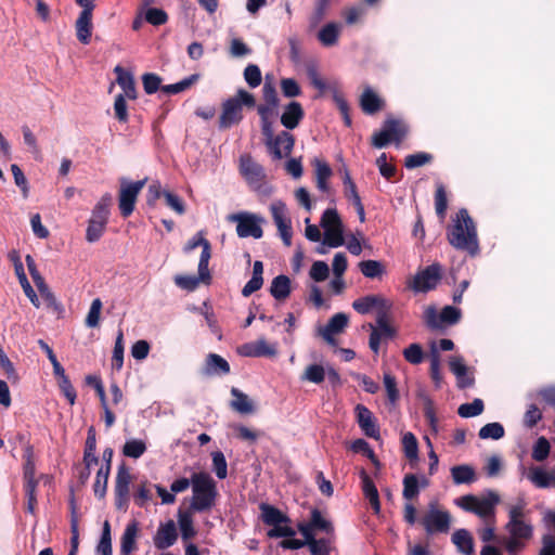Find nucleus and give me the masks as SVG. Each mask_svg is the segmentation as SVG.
I'll return each mask as SVG.
<instances>
[{"instance_id":"obj_1","label":"nucleus","mask_w":555,"mask_h":555,"mask_svg":"<svg viewBox=\"0 0 555 555\" xmlns=\"http://www.w3.org/2000/svg\"><path fill=\"white\" fill-rule=\"evenodd\" d=\"M449 242L457 249H465L470 254L478 250L477 232L473 219L466 209H461L454 224L448 234Z\"/></svg>"},{"instance_id":"obj_2","label":"nucleus","mask_w":555,"mask_h":555,"mask_svg":"<svg viewBox=\"0 0 555 555\" xmlns=\"http://www.w3.org/2000/svg\"><path fill=\"white\" fill-rule=\"evenodd\" d=\"M192 499L190 509L193 512H206L215 506L217 498L216 481L208 473H195L191 477Z\"/></svg>"},{"instance_id":"obj_3","label":"nucleus","mask_w":555,"mask_h":555,"mask_svg":"<svg viewBox=\"0 0 555 555\" xmlns=\"http://www.w3.org/2000/svg\"><path fill=\"white\" fill-rule=\"evenodd\" d=\"M320 224L324 230L323 245L336 248L345 244L344 224L336 209L327 208L321 217Z\"/></svg>"},{"instance_id":"obj_4","label":"nucleus","mask_w":555,"mask_h":555,"mask_svg":"<svg viewBox=\"0 0 555 555\" xmlns=\"http://www.w3.org/2000/svg\"><path fill=\"white\" fill-rule=\"evenodd\" d=\"M525 501L520 500L508 508V521L505 529L509 537L527 541L531 539L533 528L525 518Z\"/></svg>"},{"instance_id":"obj_5","label":"nucleus","mask_w":555,"mask_h":555,"mask_svg":"<svg viewBox=\"0 0 555 555\" xmlns=\"http://www.w3.org/2000/svg\"><path fill=\"white\" fill-rule=\"evenodd\" d=\"M422 525L428 534L448 532L451 525V515L440 508L436 501H431L422 518Z\"/></svg>"},{"instance_id":"obj_6","label":"nucleus","mask_w":555,"mask_h":555,"mask_svg":"<svg viewBox=\"0 0 555 555\" xmlns=\"http://www.w3.org/2000/svg\"><path fill=\"white\" fill-rule=\"evenodd\" d=\"M406 132L408 127L402 120L387 118L383 129L373 135L372 143L375 147L382 149L391 141L399 143Z\"/></svg>"},{"instance_id":"obj_7","label":"nucleus","mask_w":555,"mask_h":555,"mask_svg":"<svg viewBox=\"0 0 555 555\" xmlns=\"http://www.w3.org/2000/svg\"><path fill=\"white\" fill-rule=\"evenodd\" d=\"M229 220L236 222V233L240 237L260 238L263 234L261 229L262 218L248 212H241L229 216Z\"/></svg>"},{"instance_id":"obj_8","label":"nucleus","mask_w":555,"mask_h":555,"mask_svg":"<svg viewBox=\"0 0 555 555\" xmlns=\"http://www.w3.org/2000/svg\"><path fill=\"white\" fill-rule=\"evenodd\" d=\"M145 182V179L135 182H129L126 179L120 180L119 209L124 217H128L133 212L137 197Z\"/></svg>"},{"instance_id":"obj_9","label":"nucleus","mask_w":555,"mask_h":555,"mask_svg":"<svg viewBox=\"0 0 555 555\" xmlns=\"http://www.w3.org/2000/svg\"><path fill=\"white\" fill-rule=\"evenodd\" d=\"M270 211L283 243L291 246L293 232L286 205L282 201H274L270 205Z\"/></svg>"},{"instance_id":"obj_10","label":"nucleus","mask_w":555,"mask_h":555,"mask_svg":"<svg viewBox=\"0 0 555 555\" xmlns=\"http://www.w3.org/2000/svg\"><path fill=\"white\" fill-rule=\"evenodd\" d=\"M238 170L249 186H257L267 177L264 168L249 154L240 156Z\"/></svg>"},{"instance_id":"obj_11","label":"nucleus","mask_w":555,"mask_h":555,"mask_svg":"<svg viewBox=\"0 0 555 555\" xmlns=\"http://www.w3.org/2000/svg\"><path fill=\"white\" fill-rule=\"evenodd\" d=\"M202 247V254L198 262V271L202 279H210L208 270L211 249L209 242L203 236L202 232L196 233L184 246V251L189 253L196 247Z\"/></svg>"},{"instance_id":"obj_12","label":"nucleus","mask_w":555,"mask_h":555,"mask_svg":"<svg viewBox=\"0 0 555 555\" xmlns=\"http://www.w3.org/2000/svg\"><path fill=\"white\" fill-rule=\"evenodd\" d=\"M441 278V268L434 263L420 271L413 279L412 288L416 292H428L435 288Z\"/></svg>"},{"instance_id":"obj_13","label":"nucleus","mask_w":555,"mask_h":555,"mask_svg":"<svg viewBox=\"0 0 555 555\" xmlns=\"http://www.w3.org/2000/svg\"><path fill=\"white\" fill-rule=\"evenodd\" d=\"M299 532L304 538L314 537L315 531H321L326 534H331L334 530L332 522L326 519L322 513L318 509L311 512L310 521L307 524L298 525Z\"/></svg>"},{"instance_id":"obj_14","label":"nucleus","mask_w":555,"mask_h":555,"mask_svg":"<svg viewBox=\"0 0 555 555\" xmlns=\"http://www.w3.org/2000/svg\"><path fill=\"white\" fill-rule=\"evenodd\" d=\"M238 352L245 357H275L278 354V344H270L264 337L255 341L242 345Z\"/></svg>"},{"instance_id":"obj_15","label":"nucleus","mask_w":555,"mask_h":555,"mask_svg":"<svg viewBox=\"0 0 555 555\" xmlns=\"http://www.w3.org/2000/svg\"><path fill=\"white\" fill-rule=\"evenodd\" d=\"M352 307L361 314L369 313L373 309H375L378 314L379 312H388L391 304L382 296L370 295L354 300Z\"/></svg>"},{"instance_id":"obj_16","label":"nucleus","mask_w":555,"mask_h":555,"mask_svg":"<svg viewBox=\"0 0 555 555\" xmlns=\"http://www.w3.org/2000/svg\"><path fill=\"white\" fill-rule=\"evenodd\" d=\"M294 142V137L291 133L282 131L270 141H266V145L275 158L281 159L291 154Z\"/></svg>"},{"instance_id":"obj_17","label":"nucleus","mask_w":555,"mask_h":555,"mask_svg":"<svg viewBox=\"0 0 555 555\" xmlns=\"http://www.w3.org/2000/svg\"><path fill=\"white\" fill-rule=\"evenodd\" d=\"M357 420L362 431L370 438L378 440L380 438L379 427L372 412L364 405L356 406Z\"/></svg>"},{"instance_id":"obj_18","label":"nucleus","mask_w":555,"mask_h":555,"mask_svg":"<svg viewBox=\"0 0 555 555\" xmlns=\"http://www.w3.org/2000/svg\"><path fill=\"white\" fill-rule=\"evenodd\" d=\"M262 98L264 103L257 107L259 116H273L276 112L280 100L271 81H264L262 87Z\"/></svg>"},{"instance_id":"obj_19","label":"nucleus","mask_w":555,"mask_h":555,"mask_svg":"<svg viewBox=\"0 0 555 555\" xmlns=\"http://www.w3.org/2000/svg\"><path fill=\"white\" fill-rule=\"evenodd\" d=\"M348 321L347 314L336 313L330 319L328 323L324 327L319 328V334L326 343L334 345V335L341 333L347 326Z\"/></svg>"},{"instance_id":"obj_20","label":"nucleus","mask_w":555,"mask_h":555,"mask_svg":"<svg viewBox=\"0 0 555 555\" xmlns=\"http://www.w3.org/2000/svg\"><path fill=\"white\" fill-rule=\"evenodd\" d=\"M177 529L172 520L160 525L154 537V545L158 550H165L170 547L177 541Z\"/></svg>"},{"instance_id":"obj_21","label":"nucleus","mask_w":555,"mask_h":555,"mask_svg":"<svg viewBox=\"0 0 555 555\" xmlns=\"http://www.w3.org/2000/svg\"><path fill=\"white\" fill-rule=\"evenodd\" d=\"M114 73L116 74V82L121 88L122 92L120 94H124L125 98L128 100H135L137 99V89H135V82L133 75L127 70H125L120 65H117L114 68Z\"/></svg>"},{"instance_id":"obj_22","label":"nucleus","mask_w":555,"mask_h":555,"mask_svg":"<svg viewBox=\"0 0 555 555\" xmlns=\"http://www.w3.org/2000/svg\"><path fill=\"white\" fill-rule=\"evenodd\" d=\"M449 366L455 375L460 388H466L474 384V378L469 375L468 367L462 357H452L449 361Z\"/></svg>"},{"instance_id":"obj_23","label":"nucleus","mask_w":555,"mask_h":555,"mask_svg":"<svg viewBox=\"0 0 555 555\" xmlns=\"http://www.w3.org/2000/svg\"><path fill=\"white\" fill-rule=\"evenodd\" d=\"M242 108L237 100L229 99L223 104V111L220 117V127L229 128L242 119Z\"/></svg>"},{"instance_id":"obj_24","label":"nucleus","mask_w":555,"mask_h":555,"mask_svg":"<svg viewBox=\"0 0 555 555\" xmlns=\"http://www.w3.org/2000/svg\"><path fill=\"white\" fill-rule=\"evenodd\" d=\"M302 118L304 109L301 107V104L293 101L285 106L281 115V124L286 129L293 130L299 125Z\"/></svg>"},{"instance_id":"obj_25","label":"nucleus","mask_w":555,"mask_h":555,"mask_svg":"<svg viewBox=\"0 0 555 555\" xmlns=\"http://www.w3.org/2000/svg\"><path fill=\"white\" fill-rule=\"evenodd\" d=\"M500 502V495L494 491H488L482 498H477L473 513L486 518L494 514V507Z\"/></svg>"},{"instance_id":"obj_26","label":"nucleus","mask_w":555,"mask_h":555,"mask_svg":"<svg viewBox=\"0 0 555 555\" xmlns=\"http://www.w3.org/2000/svg\"><path fill=\"white\" fill-rule=\"evenodd\" d=\"M139 533V524L131 521L127 525L120 541V553L129 555L137 550V537Z\"/></svg>"},{"instance_id":"obj_27","label":"nucleus","mask_w":555,"mask_h":555,"mask_svg":"<svg viewBox=\"0 0 555 555\" xmlns=\"http://www.w3.org/2000/svg\"><path fill=\"white\" fill-rule=\"evenodd\" d=\"M343 25L338 23H327L318 33V39L324 47H333L338 42Z\"/></svg>"},{"instance_id":"obj_28","label":"nucleus","mask_w":555,"mask_h":555,"mask_svg":"<svg viewBox=\"0 0 555 555\" xmlns=\"http://www.w3.org/2000/svg\"><path fill=\"white\" fill-rule=\"evenodd\" d=\"M76 35L81 43H89L92 31V13L80 12L76 24Z\"/></svg>"},{"instance_id":"obj_29","label":"nucleus","mask_w":555,"mask_h":555,"mask_svg":"<svg viewBox=\"0 0 555 555\" xmlns=\"http://www.w3.org/2000/svg\"><path fill=\"white\" fill-rule=\"evenodd\" d=\"M360 105L364 113L374 114L383 106V100L370 87H365L361 96Z\"/></svg>"},{"instance_id":"obj_30","label":"nucleus","mask_w":555,"mask_h":555,"mask_svg":"<svg viewBox=\"0 0 555 555\" xmlns=\"http://www.w3.org/2000/svg\"><path fill=\"white\" fill-rule=\"evenodd\" d=\"M231 395L233 396V400L231 401V408L242 414H250L254 412L255 408L253 401L248 398V396L237 388L231 389Z\"/></svg>"},{"instance_id":"obj_31","label":"nucleus","mask_w":555,"mask_h":555,"mask_svg":"<svg viewBox=\"0 0 555 555\" xmlns=\"http://www.w3.org/2000/svg\"><path fill=\"white\" fill-rule=\"evenodd\" d=\"M270 294L278 300L286 299L291 294V280L286 275L275 276L270 286Z\"/></svg>"},{"instance_id":"obj_32","label":"nucleus","mask_w":555,"mask_h":555,"mask_svg":"<svg viewBox=\"0 0 555 555\" xmlns=\"http://www.w3.org/2000/svg\"><path fill=\"white\" fill-rule=\"evenodd\" d=\"M230 371L229 363L220 356L211 353L206 359L204 373L206 375L227 374Z\"/></svg>"},{"instance_id":"obj_33","label":"nucleus","mask_w":555,"mask_h":555,"mask_svg":"<svg viewBox=\"0 0 555 555\" xmlns=\"http://www.w3.org/2000/svg\"><path fill=\"white\" fill-rule=\"evenodd\" d=\"M361 478H362V490H363L364 495L370 501L375 513H379L380 504H379L378 492H377L376 487L374 486L372 479L367 476V474L364 470L361 472Z\"/></svg>"},{"instance_id":"obj_34","label":"nucleus","mask_w":555,"mask_h":555,"mask_svg":"<svg viewBox=\"0 0 555 555\" xmlns=\"http://www.w3.org/2000/svg\"><path fill=\"white\" fill-rule=\"evenodd\" d=\"M452 541L457 546L461 553L465 555L474 554L473 539L467 530H456L452 535Z\"/></svg>"},{"instance_id":"obj_35","label":"nucleus","mask_w":555,"mask_h":555,"mask_svg":"<svg viewBox=\"0 0 555 555\" xmlns=\"http://www.w3.org/2000/svg\"><path fill=\"white\" fill-rule=\"evenodd\" d=\"M131 482V475L127 468L121 466L117 473L115 492L116 496L120 500L127 501L129 494V485Z\"/></svg>"},{"instance_id":"obj_36","label":"nucleus","mask_w":555,"mask_h":555,"mask_svg":"<svg viewBox=\"0 0 555 555\" xmlns=\"http://www.w3.org/2000/svg\"><path fill=\"white\" fill-rule=\"evenodd\" d=\"M451 475L454 483H470L476 480L475 470L469 465H459L451 468Z\"/></svg>"},{"instance_id":"obj_37","label":"nucleus","mask_w":555,"mask_h":555,"mask_svg":"<svg viewBox=\"0 0 555 555\" xmlns=\"http://www.w3.org/2000/svg\"><path fill=\"white\" fill-rule=\"evenodd\" d=\"M261 508V517L264 524L272 526L279 525V522H288V518L278 508L262 504Z\"/></svg>"},{"instance_id":"obj_38","label":"nucleus","mask_w":555,"mask_h":555,"mask_svg":"<svg viewBox=\"0 0 555 555\" xmlns=\"http://www.w3.org/2000/svg\"><path fill=\"white\" fill-rule=\"evenodd\" d=\"M111 203L112 196L109 194L103 195L95 205L90 219L107 223Z\"/></svg>"},{"instance_id":"obj_39","label":"nucleus","mask_w":555,"mask_h":555,"mask_svg":"<svg viewBox=\"0 0 555 555\" xmlns=\"http://www.w3.org/2000/svg\"><path fill=\"white\" fill-rule=\"evenodd\" d=\"M527 478L538 488L552 487L551 473L545 472L541 467H531L528 472Z\"/></svg>"},{"instance_id":"obj_40","label":"nucleus","mask_w":555,"mask_h":555,"mask_svg":"<svg viewBox=\"0 0 555 555\" xmlns=\"http://www.w3.org/2000/svg\"><path fill=\"white\" fill-rule=\"evenodd\" d=\"M83 462L87 468H91L92 465H96L99 460L95 455V435L91 427L88 433L86 449L83 454Z\"/></svg>"},{"instance_id":"obj_41","label":"nucleus","mask_w":555,"mask_h":555,"mask_svg":"<svg viewBox=\"0 0 555 555\" xmlns=\"http://www.w3.org/2000/svg\"><path fill=\"white\" fill-rule=\"evenodd\" d=\"M326 376L325 369L320 364H310L302 372L300 379L313 384H321Z\"/></svg>"},{"instance_id":"obj_42","label":"nucleus","mask_w":555,"mask_h":555,"mask_svg":"<svg viewBox=\"0 0 555 555\" xmlns=\"http://www.w3.org/2000/svg\"><path fill=\"white\" fill-rule=\"evenodd\" d=\"M192 512L193 511H191V509L186 511V512L180 511L178 514V522H179V527L181 529L182 538L184 540H188V539L194 537V534H195V530L193 527Z\"/></svg>"},{"instance_id":"obj_43","label":"nucleus","mask_w":555,"mask_h":555,"mask_svg":"<svg viewBox=\"0 0 555 555\" xmlns=\"http://www.w3.org/2000/svg\"><path fill=\"white\" fill-rule=\"evenodd\" d=\"M198 78H199L198 74H193V75L182 79L179 82L163 86L162 91L167 94H177V93L183 92L186 89H189L191 86H193L198 80Z\"/></svg>"},{"instance_id":"obj_44","label":"nucleus","mask_w":555,"mask_h":555,"mask_svg":"<svg viewBox=\"0 0 555 555\" xmlns=\"http://www.w3.org/2000/svg\"><path fill=\"white\" fill-rule=\"evenodd\" d=\"M145 451L146 444L141 439H129L122 448L124 455L131 459H139Z\"/></svg>"},{"instance_id":"obj_45","label":"nucleus","mask_w":555,"mask_h":555,"mask_svg":"<svg viewBox=\"0 0 555 555\" xmlns=\"http://www.w3.org/2000/svg\"><path fill=\"white\" fill-rule=\"evenodd\" d=\"M361 273L369 279L379 278L384 273L383 264L377 260H364L359 263Z\"/></svg>"},{"instance_id":"obj_46","label":"nucleus","mask_w":555,"mask_h":555,"mask_svg":"<svg viewBox=\"0 0 555 555\" xmlns=\"http://www.w3.org/2000/svg\"><path fill=\"white\" fill-rule=\"evenodd\" d=\"M109 475V465L102 466L98 473L93 485L95 496L102 499L106 493L107 480Z\"/></svg>"},{"instance_id":"obj_47","label":"nucleus","mask_w":555,"mask_h":555,"mask_svg":"<svg viewBox=\"0 0 555 555\" xmlns=\"http://www.w3.org/2000/svg\"><path fill=\"white\" fill-rule=\"evenodd\" d=\"M485 405L481 399H475L470 403H464L459 406L457 413L461 417L468 418L478 416L483 412Z\"/></svg>"},{"instance_id":"obj_48","label":"nucleus","mask_w":555,"mask_h":555,"mask_svg":"<svg viewBox=\"0 0 555 555\" xmlns=\"http://www.w3.org/2000/svg\"><path fill=\"white\" fill-rule=\"evenodd\" d=\"M504 436V428L500 423H489L482 426L479 430L481 439L499 440Z\"/></svg>"},{"instance_id":"obj_49","label":"nucleus","mask_w":555,"mask_h":555,"mask_svg":"<svg viewBox=\"0 0 555 555\" xmlns=\"http://www.w3.org/2000/svg\"><path fill=\"white\" fill-rule=\"evenodd\" d=\"M55 376L59 379V387L62 391V393L65 396V398L68 400V402L73 405L76 400V391L70 384L68 377L65 374V370L62 371L61 374H55Z\"/></svg>"},{"instance_id":"obj_50","label":"nucleus","mask_w":555,"mask_h":555,"mask_svg":"<svg viewBox=\"0 0 555 555\" xmlns=\"http://www.w3.org/2000/svg\"><path fill=\"white\" fill-rule=\"evenodd\" d=\"M309 275L314 282L325 281L330 275L328 264L322 260L314 261L310 268Z\"/></svg>"},{"instance_id":"obj_51","label":"nucleus","mask_w":555,"mask_h":555,"mask_svg":"<svg viewBox=\"0 0 555 555\" xmlns=\"http://www.w3.org/2000/svg\"><path fill=\"white\" fill-rule=\"evenodd\" d=\"M402 446L405 456L410 460H416L418 455V446L415 436L412 433H405L402 437Z\"/></svg>"},{"instance_id":"obj_52","label":"nucleus","mask_w":555,"mask_h":555,"mask_svg":"<svg viewBox=\"0 0 555 555\" xmlns=\"http://www.w3.org/2000/svg\"><path fill=\"white\" fill-rule=\"evenodd\" d=\"M163 197L165 199L166 205L172 209L178 215H183L185 212V204L181 197L177 194L165 190L163 193Z\"/></svg>"},{"instance_id":"obj_53","label":"nucleus","mask_w":555,"mask_h":555,"mask_svg":"<svg viewBox=\"0 0 555 555\" xmlns=\"http://www.w3.org/2000/svg\"><path fill=\"white\" fill-rule=\"evenodd\" d=\"M312 555H328L330 544L326 539L305 538Z\"/></svg>"},{"instance_id":"obj_54","label":"nucleus","mask_w":555,"mask_h":555,"mask_svg":"<svg viewBox=\"0 0 555 555\" xmlns=\"http://www.w3.org/2000/svg\"><path fill=\"white\" fill-rule=\"evenodd\" d=\"M420 492L418 480L414 475H405L403 479V498L411 500L417 496Z\"/></svg>"},{"instance_id":"obj_55","label":"nucleus","mask_w":555,"mask_h":555,"mask_svg":"<svg viewBox=\"0 0 555 555\" xmlns=\"http://www.w3.org/2000/svg\"><path fill=\"white\" fill-rule=\"evenodd\" d=\"M11 171H12L16 186L20 188L23 197L27 198L29 195V185H28L27 178L25 177L24 172L16 164L11 165Z\"/></svg>"},{"instance_id":"obj_56","label":"nucleus","mask_w":555,"mask_h":555,"mask_svg":"<svg viewBox=\"0 0 555 555\" xmlns=\"http://www.w3.org/2000/svg\"><path fill=\"white\" fill-rule=\"evenodd\" d=\"M209 279H202L201 275L198 274L197 276H194V275H176L175 276V283L183 288V289H188V291H193L195 289L199 282H206L208 281Z\"/></svg>"},{"instance_id":"obj_57","label":"nucleus","mask_w":555,"mask_h":555,"mask_svg":"<svg viewBox=\"0 0 555 555\" xmlns=\"http://www.w3.org/2000/svg\"><path fill=\"white\" fill-rule=\"evenodd\" d=\"M212 468L219 479H224L228 475V465L222 452L215 451L211 453Z\"/></svg>"},{"instance_id":"obj_58","label":"nucleus","mask_w":555,"mask_h":555,"mask_svg":"<svg viewBox=\"0 0 555 555\" xmlns=\"http://www.w3.org/2000/svg\"><path fill=\"white\" fill-rule=\"evenodd\" d=\"M0 367L4 371L5 376L12 383L18 382V374L11 362V360L8 358L3 349L0 347Z\"/></svg>"},{"instance_id":"obj_59","label":"nucleus","mask_w":555,"mask_h":555,"mask_svg":"<svg viewBox=\"0 0 555 555\" xmlns=\"http://www.w3.org/2000/svg\"><path fill=\"white\" fill-rule=\"evenodd\" d=\"M102 309V301L100 298L93 299L89 312L86 318V325L88 327H96L100 322V314Z\"/></svg>"},{"instance_id":"obj_60","label":"nucleus","mask_w":555,"mask_h":555,"mask_svg":"<svg viewBox=\"0 0 555 555\" xmlns=\"http://www.w3.org/2000/svg\"><path fill=\"white\" fill-rule=\"evenodd\" d=\"M112 363H113V366L116 367V370H120L122 367V364H124V335H122V332H119L116 337Z\"/></svg>"},{"instance_id":"obj_61","label":"nucleus","mask_w":555,"mask_h":555,"mask_svg":"<svg viewBox=\"0 0 555 555\" xmlns=\"http://www.w3.org/2000/svg\"><path fill=\"white\" fill-rule=\"evenodd\" d=\"M106 223L90 219L87 228L86 238L90 243H94L102 236Z\"/></svg>"},{"instance_id":"obj_62","label":"nucleus","mask_w":555,"mask_h":555,"mask_svg":"<svg viewBox=\"0 0 555 555\" xmlns=\"http://www.w3.org/2000/svg\"><path fill=\"white\" fill-rule=\"evenodd\" d=\"M126 100L127 98L124 94H117L114 101L115 117L120 122H127L129 118Z\"/></svg>"},{"instance_id":"obj_63","label":"nucleus","mask_w":555,"mask_h":555,"mask_svg":"<svg viewBox=\"0 0 555 555\" xmlns=\"http://www.w3.org/2000/svg\"><path fill=\"white\" fill-rule=\"evenodd\" d=\"M404 359L411 364H420L424 360V352L418 344H412L403 350Z\"/></svg>"},{"instance_id":"obj_64","label":"nucleus","mask_w":555,"mask_h":555,"mask_svg":"<svg viewBox=\"0 0 555 555\" xmlns=\"http://www.w3.org/2000/svg\"><path fill=\"white\" fill-rule=\"evenodd\" d=\"M550 453V443L544 437H540L533 446L532 457L538 462L544 461Z\"/></svg>"}]
</instances>
